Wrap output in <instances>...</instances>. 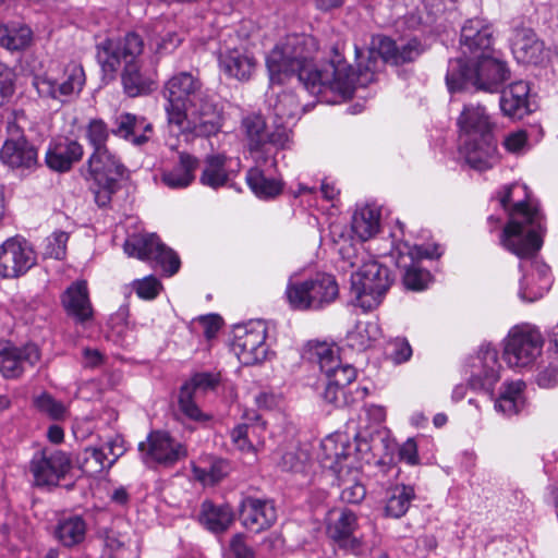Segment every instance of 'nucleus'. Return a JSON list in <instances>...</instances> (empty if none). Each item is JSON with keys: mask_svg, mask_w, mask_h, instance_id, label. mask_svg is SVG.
<instances>
[{"mask_svg": "<svg viewBox=\"0 0 558 558\" xmlns=\"http://www.w3.org/2000/svg\"><path fill=\"white\" fill-rule=\"evenodd\" d=\"M397 48L398 45L391 38L374 36L366 51L354 46L356 71L337 49H333V57L327 68L319 70L313 63L314 39L292 35L269 52L267 68L272 83L281 84L286 78L295 77L311 94H318L323 87H328L349 96L356 86L365 87L375 80L380 63L395 64Z\"/></svg>", "mask_w": 558, "mask_h": 558, "instance_id": "nucleus-1", "label": "nucleus"}, {"mask_svg": "<svg viewBox=\"0 0 558 558\" xmlns=\"http://www.w3.org/2000/svg\"><path fill=\"white\" fill-rule=\"evenodd\" d=\"M167 122L182 133L210 136L220 131L222 118L197 74L182 71L163 85Z\"/></svg>", "mask_w": 558, "mask_h": 558, "instance_id": "nucleus-2", "label": "nucleus"}, {"mask_svg": "<svg viewBox=\"0 0 558 558\" xmlns=\"http://www.w3.org/2000/svg\"><path fill=\"white\" fill-rule=\"evenodd\" d=\"M509 220L500 235V244L521 259L533 258L543 245L544 217L529 204L527 187L510 184L499 196Z\"/></svg>", "mask_w": 558, "mask_h": 558, "instance_id": "nucleus-3", "label": "nucleus"}, {"mask_svg": "<svg viewBox=\"0 0 558 558\" xmlns=\"http://www.w3.org/2000/svg\"><path fill=\"white\" fill-rule=\"evenodd\" d=\"M143 50L144 41L136 33H128L117 41L107 39L98 46L97 59L106 74L116 73L119 65L124 63L121 80L130 97L148 94L155 88V82L141 73L136 61Z\"/></svg>", "mask_w": 558, "mask_h": 558, "instance_id": "nucleus-4", "label": "nucleus"}, {"mask_svg": "<svg viewBox=\"0 0 558 558\" xmlns=\"http://www.w3.org/2000/svg\"><path fill=\"white\" fill-rule=\"evenodd\" d=\"M483 54L471 59L459 57L449 61L446 83L450 92L472 86L494 93L510 77L506 62L495 58L494 50Z\"/></svg>", "mask_w": 558, "mask_h": 558, "instance_id": "nucleus-5", "label": "nucleus"}, {"mask_svg": "<svg viewBox=\"0 0 558 558\" xmlns=\"http://www.w3.org/2000/svg\"><path fill=\"white\" fill-rule=\"evenodd\" d=\"M86 166L85 179L94 182L93 192L96 204L99 207L108 206L112 196L119 191L120 182L128 174L126 167L109 149L92 153Z\"/></svg>", "mask_w": 558, "mask_h": 558, "instance_id": "nucleus-6", "label": "nucleus"}, {"mask_svg": "<svg viewBox=\"0 0 558 558\" xmlns=\"http://www.w3.org/2000/svg\"><path fill=\"white\" fill-rule=\"evenodd\" d=\"M242 126L245 133L246 147L253 162L256 165H277L276 154L286 147L289 142L287 126H277L269 132L264 118L251 114L243 119Z\"/></svg>", "mask_w": 558, "mask_h": 558, "instance_id": "nucleus-7", "label": "nucleus"}, {"mask_svg": "<svg viewBox=\"0 0 558 558\" xmlns=\"http://www.w3.org/2000/svg\"><path fill=\"white\" fill-rule=\"evenodd\" d=\"M393 281L387 266L371 259L351 275V293L360 307L372 311L380 305Z\"/></svg>", "mask_w": 558, "mask_h": 558, "instance_id": "nucleus-8", "label": "nucleus"}, {"mask_svg": "<svg viewBox=\"0 0 558 558\" xmlns=\"http://www.w3.org/2000/svg\"><path fill=\"white\" fill-rule=\"evenodd\" d=\"M339 293L335 278L327 274H317L304 281L288 283L286 294L294 310H317L336 300Z\"/></svg>", "mask_w": 558, "mask_h": 558, "instance_id": "nucleus-9", "label": "nucleus"}, {"mask_svg": "<svg viewBox=\"0 0 558 558\" xmlns=\"http://www.w3.org/2000/svg\"><path fill=\"white\" fill-rule=\"evenodd\" d=\"M543 338L541 333L529 327H514L505 340L504 360L510 367L524 368L534 363L541 355Z\"/></svg>", "mask_w": 558, "mask_h": 558, "instance_id": "nucleus-10", "label": "nucleus"}, {"mask_svg": "<svg viewBox=\"0 0 558 558\" xmlns=\"http://www.w3.org/2000/svg\"><path fill=\"white\" fill-rule=\"evenodd\" d=\"M72 469L70 456L61 450L44 448L29 461V473L37 487L58 486Z\"/></svg>", "mask_w": 558, "mask_h": 558, "instance_id": "nucleus-11", "label": "nucleus"}, {"mask_svg": "<svg viewBox=\"0 0 558 558\" xmlns=\"http://www.w3.org/2000/svg\"><path fill=\"white\" fill-rule=\"evenodd\" d=\"M85 83V74L82 66L70 64L64 69L60 78L53 77L50 73L35 75L33 86L39 97L52 99L58 102H66L69 98L78 94Z\"/></svg>", "mask_w": 558, "mask_h": 558, "instance_id": "nucleus-12", "label": "nucleus"}, {"mask_svg": "<svg viewBox=\"0 0 558 558\" xmlns=\"http://www.w3.org/2000/svg\"><path fill=\"white\" fill-rule=\"evenodd\" d=\"M124 252L142 260H155L169 276L180 268L179 256L154 233L129 239L124 243Z\"/></svg>", "mask_w": 558, "mask_h": 558, "instance_id": "nucleus-13", "label": "nucleus"}, {"mask_svg": "<svg viewBox=\"0 0 558 558\" xmlns=\"http://www.w3.org/2000/svg\"><path fill=\"white\" fill-rule=\"evenodd\" d=\"M311 359L318 363L320 371L328 378V383L347 389L355 378L356 371L350 364H342L339 359V349L326 342L310 344Z\"/></svg>", "mask_w": 558, "mask_h": 558, "instance_id": "nucleus-14", "label": "nucleus"}, {"mask_svg": "<svg viewBox=\"0 0 558 558\" xmlns=\"http://www.w3.org/2000/svg\"><path fill=\"white\" fill-rule=\"evenodd\" d=\"M138 450L146 464L155 462L168 466L186 456L185 447L161 430L151 432L147 440L138 445Z\"/></svg>", "mask_w": 558, "mask_h": 558, "instance_id": "nucleus-15", "label": "nucleus"}, {"mask_svg": "<svg viewBox=\"0 0 558 558\" xmlns=\"http://www.w3.org/2000/svg\"><path fill=\"white\" fill-rule=\"evenodd\" d=\"M36 264V254L31 244L19 238L8 239L0 245V276L17 278Z\"/></svg>", "mask_w": 558, "mask_h": 558, "instance_id": "nucleus-16", "label": "nucleus"}, {"mask_svg": "<svg viewBox=\"0 0 558 558\" xmlns=\"http://www.w3.org/2000/svg\"><path fill=\"white\" fill-rule=\"evenodd\" d=\"M9 137L4 142L0 158L11 168L32 170L38 166L37 149L27 142L15 122L8 124Z\"/></svg>", "mask_w": 558, "mask_h": 558, "instance_id": "nucleus-17", "label": "nucleus"}, {"mask_svg": "<svg viewBox=\"0 0 558 558\" xmlns=\"http://www.w3.org/2000/svg\"><path fill=\"white\" fill-rule=\"evenodd\" d=\"M510 43L512 53L520 63L543 65L549 60V49L530 27L515 26Z\"/></svg>", "mask_w": 558, "mask_h": 558, "instance_id": "nucleus-18", "label": "nucleus"}, {"mask_svg": "<svg viewBox=\"0 0 558 558\" xmlns=\"http://www.w3.org/2000/svg\"><path fill=\"white\" fill-rule=\"evenodd\" d=\"M493 43V26L482 19L468 20L461 28L460 46L464 59L490 53Z\"/></svg>", "mask_w": 558, "mask_h": 558, "instance_id": "nucleus-19", "label": "nucleus"}, {"mask_svg": "<svg viewBox=\"0 0 558 558\" xmlns=\"http://www.w3.org/2000/svg\"><path fill=\"white\" fill-rule=\"evenodd\" d=\"M326 533L342 548L355 549L360 541L355 536L359 526L356 514L348 508H333L326 515Z\"/></svg>", "mask_w": 558, "mask_h": 558, "instance_id": "nucleus-20", "label": "nucleus"}, {"mask_svg": "<svg viewBox=\"0 0 558 558\" xmlns=\"http://www.w3.org/2000/svg\"><path fill=\"white\" fill-rule=\"evenodd\" d=\"M40 360V351L36 344H26L22 348L0 342V373L3 377L19 378L25 366H34Z\"/></svg>", "mask_w": 558, "mask_h": 558, "instance_id": "nucleus-21", "label": "nucleus"}, {"mask_svg": "<svg viewBox=\"0 0 558 558\" xmlns=\"http://www.w3.org/2000/svg\"><path fill=\"white\" fill-rule=\"evenodd\" d=\"M462 151L469 166L477 171L492 169L499 159L495 135L465 137Z\"/></svg>", "mask_w": 558, "mask_h": 558, "instance_id": "nucleus-22", "label": "nucleus"}, {"mask_svg": "<svg viewBox=\"0 0 558 558\" xmlns=\"http://www.w3.org/2000/svg\"><path fill=\"white\" fill-rule=\"evenodd\" d=\"M265 340V324L263 322L250 324L244 333L238 335L234 341V350L239 360L247 365L260 362L266 354Z\"/></svg>", "mask_w": 558, "mask_h": 558, "instance_id": "nucleus-23", "label": "nucleus"}, {"mask_svg": "<svg viewBox=\"0 0 558 558\" xmlns=\"http://www.w3.org/2000/svg\"><path fill=\"white\" fill-rule=\"evenodd\" d=\"M111 133L141 147L150 141L154 125L144 116L122 112L116 117Z\"/></svg>", "mask_w": 558, "mask_h": 558, "instance_id": "nucleus-24", "label": "nucleus"}, {"mask_svg": "<svg viewBox=\"0 0 558 558\" xmlns=\"http://www.w3.org/2000/svg\"><path fill=\"white\" fill-rule=\"evenodd\" d=\"M240 520L246 529L258 533L276 522L277 511L270 500L246 497L241 502Z\"/></svg>", "mask_w": 558, "mask_h": 558, "instance_id": "nucleus-25", "label": "nucleus"}, {"mask_svg": "<svg viewBox=\"0 0 558 558\" xmlns=\"http://www.w3.org/2000/svg\"><path fill=\"white\" fill-rule=\"evenodd\" d=\"M84 155L83 145L71 138L50 143L45 154L46 166L56 172H66Z\"/></svg>", "mask_w": 558, "mask_h": 558, "instance_id": "nucleus-26", "label": "nucleus"}, {"mask_svg": "<svg viewBox=\"0 0 558 558\" xmlns=\"http://www.w3.org/2000/svg\"><path fill=\"white\" fill-rule=\"evenodd\" d=\"M458 125L465 137L494 135L495 123L486 109L478 104L464 106L458 118Z\"/></svg>", "mask_w": 558, "mask_h": 558, "instance_id": "nucleus-27", "label": "nucleus"}, {"mask_svg": "<svg viewBox=\"0 0 558 558\" xmlns=\"http://www.w3.org/2000/svg\"><path fill=\"white\" fill-rule=\"evenodd\" d=\"M219 65L228 76L248 81L256 70L257 61L247 50L234 48L220 52Z\"/></svg>", "mask_w": 558, "mask_h": 558, "instance_id": "nucleus-28", "label": "nucleus"}, {"mask_svg": "<svg viewBox=\"0 0 558 558\" xmlns=\"http://www.w3.org/2000/svg\"><path fill=\"white\" fill-rule=\"evenodd\" d=\"M478 360L481 361L482 369L472 376L471 385L493 396L494 386L500 378L498 353L489 344L482 345L478 352Z\"/></svg>", "mask_w": 558, "mask_h": 558, "instance_id": "nucleus-29", "label": "nucleus"}, {"mask_svg": "<svg viewBox=\"0 0 558 558\" xmlns=\"http://www.w3.org/2000/svg\"><path fill=\"white\" fill-rule=\"evenodd\" d=\"M61 302L66 314L78 323H84L93 316L85 281L73 282L61 295Z\"/></svg>", "mask_w": 558, "mask_h": 558, "instance_id": "nucleus-30", "label": "nucleus"}, {"mask_svg": "<svg viewBox=\"0 0 558 558\" xmlns=\"http://www.w3.org/2000/svg\"><path fill=\"white\" fill-rule=\"evenodd\" d=\"M529 84L518 81L510 84L501 93L500 109L505 116L513 119H522L531 110L529 107Z\"/></svg>", "mask_w": 558, "mask_h": 558, "instance_id": "nucleus-31", "label": "nucleus"}, {"mask_svg": "<svg viewBox=\"0 0 558 558\" xmlns=\"http://www.w3.org/2000/svg\"><path fill=\"white\" fill-rule=\"evenodd\" d=\"M550 284L549 267L543 263L533 262L531 274L524 276L521 281L519 295L523 301L533 302L541 299Z\"/></svg>", "mask_w": 558, "mask_h": 558, "instance_id": "nucleus-32", "label": "nucleus"}, {"mask_svg": "<svg viewBox=\"0 0 558 558\" xmlns=\"http://www.w3.org/2000/svg\"><path fill=\"white\" fill-rule=\"evenodd\" d=\"M234 518V513L228 505H215L209 500L202 504L199 522L213 533L226 532L232 525Z\"/></svg>", "mask_w": 558, "mask_h": 558, "instance_id": "nucleus-33", "label": "nucleus"}, {"mask_svg": "<svg viewBox=\"0 0 558 558\" xmlns=\"http://www.w3.org/2000/svg\"><path fill=\"white\" fill-rule=\"evenodd\" d=\"M198 159L187 153L179 154V162L171 170L163 171L161 181L170 189H185L195 179Z\"/></svg>", "mask_w": 558, "mask_h": 558, "instance_id": "nucleus-34", "label": "nucleus"}, {"mask_svg": "<svg viewBox=\"0 0 558 558\" xmlns=\"http://www.w3.org/2000/svg\"><path fill=\"white\" fill-rule=\"evenodd\" d=\"M396 264L402 270V282L405 289L422 291L427 288L432 278L430 274L418 265L412 252L400 253Z\"/></svg>", "mask_w": 558, "mask_h": 558, "instance_id": "nucleus-35", "label": "nucleus"}, {"mask_svg": "<svg viewBox=\"0 0 558 558\" xmlns=\"http://www.w3.org/2000/svg\"><path fill=\"white\" fill-rule=\"evenodd\" d=\"M350 445L344 441H338L332 437H328L322 442V464L325 468L332 470L338 477L344 471L351 472L350 465L344 463L350 458Z\"/></svg>", "mask_w": 558, "mask_h": 558, "instance_id": "nucleus-36", "label": "nucleus"}, {"mask_svg": "<svg viewBox=\"0 0 558 558\" xmlns=\"http://www.w3.org/2000/svg\"><path fill=\"white\" fill-rule=\"evenodd\" d=\"M109 459L107 451L104 448L87 447L77 457V463L80 469L87 475L94 476L101 473L106 469H110L120 453L113 451V446H110Z\"/></svg>", "mask_w": 558, "mask_h": 558, "instance_id": "nucleus-37", "label": "nucleus"}, {"mask_svg": "<svg viewBox=\"0 0 558 558\" xmlns=\"http://www.w3.org/2000/svg\"><path fill=\"white\" fill-rule=\"evenodd\" d=\"M524 389L525 383L523 380L504 384L500 396L495 401V409L505 415L518 414L524 405Z\"/></svg>", "mask_w": 558, "mask_h": 558, "instance_id": "nucleus-38", "label": "nucleus"}, {"mask_svg": "<svg viewBox=\"0 0 558 558\" xmlns=\"http://www.w3.org/2000/svg\"><path fill=\"white\" fill-rule=\"evenodd\" d=\"M272 168H276V165L262 166L254 163V167L247 171L246 182L258 197H274L281 192V183L275 179H268L264 174L265 170Z\"/></svg>", "mask_w": 558, "mask_h": 558, "instance_id": "nucleus-39", "label": "nucleus"}, {"mask_svg": "<svg viewBox=\"0 0 558 558\" xmlns=\"http://www.w3.org/2000/svg\"><path fill=\"white\" fill-rule=\"evenodd\" d=\"M226 162L227 157L225 155L207 156L199 177V182L214 190L225 186L229 181V172L226 168Z\"/></svg>", "mask_w": 558, "mask_h": 558, "instance_id": "nucleus-40", "label": "nucleus"}, {"mask_svg": "<svg viewBox=\"0 0 558 558\" xmlns=\"http://www.w3.org/2000/svg\"><path fill=\"white\" fill-rule=\"evenodd\" d=\"M415 493L412 486L396 485L387 490V500L385 514L387 517L399 519L403 517L414 499Z\"/></svg>", "mask_w": 558, "mask_h": 558, "instance_id": "nucleus-41", "label": "nucleus"}, {"mask_svg": "<svg viewBox=\"0 0 558 558\" xmlns=\"http://www.w3.org/2000/svg\"><path fill=\"white\" fill-rule=\"evenodd\" d=\"M33 39L32 29L22 24L0 25V46L10 51L27 48Z\"/></svg>", "mask_w": 558, "mask_h": 558, "instance_id": "nucleus-42", "label": "nucleus"}, {"mask_svg": "<svg viewBox=\"0 0 558 558\" xmlns=\"http://www.w3.org/2000/svg\"><path fill=\"white\" fill-rule=\"evenodd\" d=\"M86 523L78 517H70L59 522L56 536L66 547H72L84 541Z\"/></svg>", "mask_w": 558, "mask_h": 558, "instance_id": "nucleus-43", "label": "nucleus"}, {"mask_svg": "<svg viewBox=\"0 0 558 558\" xmlns=\"http://www.w3.org/2000/svg\"><path fill=\"white\" fill-rule=\"evenodd\" d=\"M352 228L363 241L368 240L379 231V214L371 207L362 208L354 214Z\"/></svg>", "mask_w": 558, "mask_h": 558, "instance_id": "nucleus-44", "label": "nucleus"}, {"mask_svg": "<svg viewBox=\"0 0 558 558\" xmlns=\"http://www.w3.org/2000/svg\"><path fill=\"white\" fill-rule=\"evenodd\" d=\"M274 114L279 120L278 126H286L290 120H293L300 112V102L295 95L282 93L278 95L272 105Z\"/></svg>", "mask_w": 558, "mask_h": 558, "instance_id": "nucleus-45", "label": "nucleus"}, {"mask_svg": "<svg viewBox=\"0 0 558 558\" xmlns=\"http://www.w3.org/2000/svg\"><path fill=\"white\" fill-rule=\"evenodd\" d=\"M110 131L106 122L101 119H92L85 129V136L88 144L93 147V153L109 149L107 142Z\"/></svg>", "mask_w": 558, "mask_h": 558, "instance_id": "nucleus-46", "label": "nucleus"}, {"mask_svg": "<svg viewBox=\"0 0 558 558\" xmlns=\"http://www.w3.org/2000/svg\"><path fill=\"white\" fill-rule=\"evenodd\" d=\"M190 386H182L179 393V409L180 412L189 420L195 422H206L210 416L197 407L194 401V393H192Z\"/></svg>", "mask_w": 558, "mask_h": 558, "instance_id": "nucleus-47", "label": "nucleus"}, {"mask_svg": "<svg viewBox=\"0 0 558 558\" xmlns=\"http://www.w3.org/2000/svg\"><path fill=\"white\" fill-rule=\"evenodd\" d=\"M34 405L36 409L47 414L53 420H60L65 414V407L62 402L57 401L51 395L43 392L34 399Z\"/></svg>", "mask_w": 558, "mask_h": 558, "instance_id": "nucleus-48", "label": "nucleus"}, {"mask_svg": "<svg viewBox=\"0 0 558 558\" xmlns=\"http://www.w3.org/2000/svg\"><path fill=\"white\" fill-rule=\"evenodd\" d=\"M322 398L326 403L333 405L335 408H343L353 403L354 399L351 393L348 392L343 387L327 383Z\"/></svg>", "mask_w": 558, "mask_h": 558, "instance_id": "nucleus-49", "label": "nucleus"}, {"mask_svg": "<svg viewBox=\"0 0 558 558\" xmlns=\"http://www.w3.org/2000/svg\"><path fill=\"white\" fill-rule=\"evenodd\" d=\"M423 52L424 46L422 43L416 38H412L405 44L398 46L395 57V64L399 65L407 62H412L416 60Z\"/></svg>", "mask_w": 558, "mask_h": 558, "instance_id": "nucleus-50", "label": "nucleus"}, {"mask_svg": "<svg viewBox=\"0 0 558 558\" xmlns=\"http://www.w3.org/2000/svg\"><path fill=\"white\" fill-rule=\"evenodd\" d=\"M15 78L14 70L0 62V107L7 104L13 96Z\"/></svg>", "mask_w": 558, "mask_h": 558, "instance_id": "nucleus-51", "label": "nucleus"}, {"mask_svg": "<svg viewBox=\"0 0 558 558\" xmlns=\"http://www.w3.org/2000/svg\"><path fill=\"white\" fill-rule=\"evenodd\" d=\"M339 485L342 487L340 498L342 501L348 504H359L361 502L366 495V489L364 485L360 482L349 483L343 478V473L340 474Z\"/></svg>", "mask_w": 558, "mask_h": 558, "instance_id": "nucleus-52", "label": "nucleus"}, {"mask_svg": "<svg viewBox=\"0 0 558 558\" xmlns=\"http://www.w3.org/2000/svg\"><path fill=\"white\" fill-rule=\"evenodd\" d=\"M69 234L63 231L53 232L47 239L46 255L56 259H62L65 256Z\"/></svg>", "mask_w": 558, "mask_h": 558, "instance_id": "nucleus-53", "label": "nucleus"}, {"mask_svg": "<svg viewBox=\"0 0 558 558\" xmlns=\"http://www.w3.org/2000/svg\"><path fill=\"white\" fill-rule=\"evenodd\" d=\"M133 287L141 299L153 300L161 289L160 281L154 276H147L144 279L135 280Z\"/></svg>", "mask_w": 558, "mask_h": 558, "instance_id": "nucleus-54", "label": "nucleus"}, {"mask_svg": "<svg viewBox=\"0 0 558 558\" xmlns=\"http://www.w3.org/2000/svg\"><path fill=\"white\" fill-rule=\"evenodd\" d=\"M255 426L247 424H241L233 428L231 432V438L240 450L248 451L253 448L250 435L255 430Z\"/></svg>", "mask_w": 558, "mask_h": 558, "instance_id": "nucleus-55", "label": "nucleus"}, {"mask_svg": "<svg viewBox=\"0 0 558 558\" xmlns=\"http://www.w3.org/2000/svg\"><path fill=\"white\" fill-rule=\"evenodd\" d=\"M306 454L288 451L281 457L280 465L284 471L302 472L304 470Z\"/></svg>", "mask_w": 558, "mask_h": 558, "instance_id": "nucleus-56", "label": "nucleus"}, {"mask_svg": "<svg viewBox=\"0 0 558 558\" xmlns=\"http://www.w3.org/2000/svg\"><path fill=\"white\" fill-rule=\"evenodd\" d=\"M216 385L217 379L215 376L208 373H199L194 375L191 380L185 383L183 386H190L192 388V393L196 395L198 391L213 389Z\"/></svg>", "mask_w": 558, "mask_h": 558, "instance_id": "nucleus-57", "label": "nucleus"}, {"mask_svg": "<svg viewBox=\"0 0 558 558\" xmlns=\"http://www.w3.org/2000/svg\"><path fill=\"white\" fill-rule=\"evenodd\" d=\"M181 44V38L174 32H169L165 36L158 38L155 43V53L167 54L174 51Z\"/></svg>", "mask_w": 558, "mask_h": 558, "instance_id": "nucleus-58", "label": "nucleus"}, {"mask_svg": "<svg viewBox=\"0 0 558 558\" xmlns=\"http://www.w3.org/2000/svg\"><path fill=\"white\" fill-rule=\"evenodd\" d=\"M367 333V327L359 324L355 329L349 332L348 341L352 348L364 350L371 344V337Z\"/></svg>", "mask_w": 558, "mask_h": 558, "instance_id": "nucleus-59", "label": "nucleus"}, {"mask_svg": "<svg viewBox=\"0 0 558 558\" xmlns=\"http://www.w3.org/2000/svg\"><path fill=\"white\" fill-rule=\"evenodd\" d=\"M536 383L542 388H553L558 384V368L547 366L538 372Z\"/></svg>", "mask_w": 558, "mask_h": 558, "instance_id": "nucleus-60", "label": "nucleus"}, {"mask_svg": "<svg viewBox=\"0 0 558 558\" xmlns=\"http://www.w3.org/2000/svg\"><path fill=\"white\" fill-rule=\"evenodd\" d=\"M234 558H254V551L244 542L243 534H235L230 543Z\"/></svg>", "mask_w": 558, "mask_h": 558, "instance_id": "nucleus-61", "label": "nucleus"}, {"mask_svg": "<svg viewBox=\"0 0 558 558\" xmlns=\"http://www.w3.org/2000/svg\"><path fill=\"white\" fill-rule=\"evenodd\" d=\"M400 459L415 465L418 463L417 446L413 438H409L399 449Z\"/></svg>", "mask_w": 558, "mask_h": 558, "instance_id": "nucleus-62", "label": "nucleus"}, {"mask_svg": "<svg viewBox=\"0 0 558 558\" xmlns=\"http://www.w3.org/2000/svg\"><path fill=\"white\" fill-rule=\"evenodd\" d=\"M525 144H526V133L524 131H519V132L509 134L504 141L505 147L511 153L520 151L524 147Z\"/></svg>", "mask_w": 558, "mask_h": 558, "instance_id": "nucleus-63", "label": "nucleus"}, {"mask_svg": "<svg viewBox=\"0 0 558 558\" xmlns=\"http://www.w3.org/2000/svg\"><path fill=\"white\" fill-rule=\"evenodd\" d=\"M211 485L220 482L228 473V463L223 460L214 461L208 468Z\"/></svg>", "mask_w": 558, "mask_h": 558, "instance_id": "nucleus-64", "label": "nucleus"}]
</instances>
